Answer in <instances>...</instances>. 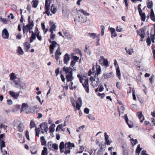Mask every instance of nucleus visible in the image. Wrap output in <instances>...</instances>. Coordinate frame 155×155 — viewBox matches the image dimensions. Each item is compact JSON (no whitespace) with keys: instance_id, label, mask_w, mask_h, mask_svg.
Returning a JSON list of instances; mask_svg holds the SVG:
<instances>
[{"instance_id":"f257e3e1","label":"nucleus","mask_w":155,"mask_h":155,"mask_svg":"<svg viewBox=\"0 0 155 155\" xmlns=\"http://www.w3.org/2000/svg\"><path fill=\"white\" fill-rule=\"evenodd\" d=\"M78 77L79 78L80 83H82V84L87 93L89 92L88 84V79H86V77L84 75H81L78 74L77 75Z\"/></svg>"},{"instance_id":"f03ea898","label":"nucleus","mask_w":155,"mask_h":155,"mask_svg":"<svg viewBox=\"0 0 155 155\" xmlns=\"http://www.w3.org/2000/svg\"><path fill=\"white\" fill-rule=\"evenodd\" d=\"M38 109L37 107H21V112L25 111L26 113H35V109Z\"/></svg>"},{"instance_id":"7ed1b4c3","label":"nucleus","mask_w":155,"mask_h":155,"mask_svg":"<svg viewBox=\"0 0 155 155\" xmlns=\"http://www.w3.org/2000/svg\"><path fill=\"white\" fill-rule=\"evenodd\" d=\"M14 126L16 127L18 131L21 132L23 131L24 129V125L23 123L19 121H15Z\"/></svg>"},{"instance_id":"20e7f679","label":"nucleus","mask_w":155,"mask_h":155,"mask_svg":"<svg viewBox=\"0 0 155 155\" xmlns=\"http://www.w3.org/2000/svg\"><path fill=\"white\" fill-rule=\"evenodd\" d=\"M15 83L17 85L16 87L17 88H19L20 89H24L25 87V84L20 81H15Z\"/></svg>"},{"instance_id":"39448f33","label":"nucleus","mask_w":155,"mask_h":155,"mask_svg":"<svg viewBox=\"0 0 155 155\" xmlns=\"http://www.w3.org/2000/svg\"><path fill=\"white\" fill-rule=\"evenodd\" d=\"M39 126L40 127L38 128V129L43 130L45 132H47L48 131V128L46 123L45 122H43L41 123Z\"/></svg>"},{"instance_id":"423d86ee","label":"nucleus","mask_w":155,"mask_h":155,"mask_svg":"<svg viewBox=\"0 0 155 155\" xmlns=\"http://www.w3.org/2000/svg\"><path fill=\"white\" fill-rule=\"evenodd\" d=\"M63 71L66 75L68 74L73 73L72 69L70 67H67L65 66L63 67Z\"/></svg>"},{"instance_id":"0eeeda50","label":"nucleus","mask_w":155,"mask_h":155,"mask_svg":"<svg viewBox=\"0 0 155 155\" xmlns=\"http://www.w3.org/2000/svg\"><path fill=\"white\" fill-rule=\"evenodd\" d=\"M2 36L3 38L5 39H8L9 38V34L7 30L4 28L2 31Z\"/></svg>"},{"instance_id":"6e6552de","label":"nucleus","mask_w":155,"mask_h":155,"mask_svg":"<svg viewBox=\"0 0 155 155\" xmlns=\"http://www.w3.org/2000/svg\"><path fill=\"white\" fill-rule=\"evenodd\" d=\"M76 106L74 105V103H72V105L73 107H81L82 106V101L81 98L79 97L78 100L75 102Z\"/></svg>"},{"instance_id":"1a4fd4ad","label":"nucleus","mask_w":155,"mask_h":155,"mask_svg":"<svg viewBox=\"0 0 155 155\" xmlns=\"http://www.w3.org/2000/svg\"><path fill=\"white\" fill-rule=\"evenodd\" d=\"M99 82V78L97 77L96 79H94L92 83V85L94 87H97L98 85Z\"/></svg>"},{"instance_id":"9d476101","label":"nucleus","mask_w":155,"mask_h":155,"mask_svg":"<svg viewBox=\"0 0 155 155\" xmlns=\"http://www.w3.org/2000/svg\"><path fill=\"white\" fill-rule=\"evenodd\" d=\"M24 46V49L26 52H28L29 49L30 48L31 45L30 43L28 42H26L23 44Z\"/></svg>"},{"instance_id":"9b49d317","label":"nucleus","mask_w":155,"mask_h":155,"mask_svg":"<svg viewBox=\"0 0 155 155\" xmlns=\"http://www.w3.org/2000/svg\"><path fill=\"white\" fill-rule=\"evenodd\" d=\"M49 25L50 27V31H55L56 26L55 25V23L54 22H52L51 21H50L49 22Z\"/></svg>"},{"instance_id":"f8f14e48","label":"nucleus","mask_w":155,"mask_h":155,"mask_svg":"<svg viewBox=\"0 0 155 155\" xmlns=\"http://www.w3.org/2000/svg\"><path fill=\"white\" fill-rule=\"evenodd\" d=\"M66 77L67 82L72 81L74 79V78L73 77V73L66 75Z\"/></svg>"},{"instance_id":"ddd939ff","label":"nucleus","mask_w":155,"mask_h":155,"mask_svg":"<svg viewBox=\"0 0 155 155\" xmlns=\"http://www.w3.org/2000/svg\"><path fill=\"white\" fill-rule=\"evenodd\" d=\"M9 93L12 97H14L15 99H17L19 96V93L16 94L13 91H9Z\"/></svg>"},{"instance_id":"4468645a","label":"nucleus","mask_w":155,"mask_h":155,"mask_svg":"<svg viewBox=\"0 0 155 155\" xmlns=\"http://www.w3.org/2000/svg\"><path fill=\"white\" fill-rule=\"evenodd\" d=\"M70 58V55L66 53L64 56V61L65 64H67Z\"/></svg>"},{"instance_id":"2eb2a0df","label":"nucleus","mask_w":155,"mask_h":155,"mask_svg":"<svg viewBox=\"0 0 155 155\" xmlns=\"http://www.w3.org/2000/svg\"><path fill=\"white\" fill-rule=\"evenodd\" d=\"M28 25L29 26H31V27H33L34 26V23L33 21L31 19V16H29L28 18Z\"/></svg>"},{"instance_id":"dca6fc26","label":"nucleus","mask_w":155,"mask_h":155,"mask_svg":"<svg viewBox=\"0 0 155 155\" xmlns=\"http://www.w3.org/2000/svg\"><path fill=\"white\" fill-rule=\"evenodd\" d=\"M139 13L141 17V20L143 21H145L146 19V15L145 13H142V11L141 12H139Z\"/></svg>"},{"instance_id":"f3484780","label":"nucleus","mask_w":155,"mask_h":155,"mask_svg":"<svg viewBox=\"0 0 155 155\" xmlns=\"http://www.w3.org/2000/svg\"><path fill=\"white\" fill-rule=\"evenodd\" d=\"M55 126V125L54 124H51L49 128V132L50 133H53L54 132L55 130L54 128Z\"/></svg>"},{"instance_id":"a211bd4d","label":"nucleus","mask_w":155,"mask_h":155,"mask_svg":"<svg viewBox=\"0 0 155 155\" xmlns=\"http://www.w3.org/2000/svg\"><path fill=\"white\" fill-rule=\"evenodd\" d=\"M32 7L36 8L38 5V0H33L32 1Z\"/></svg>"},{"instance_id":"6ab92c4d","label":"nucleus","mask_w":155,"mask_h":155,"mask_svg":"<svg viewBox=\"0 0 155 155\" xmlns=\"http://www.w3.org/2000/svg\"><path fill=\"white\" fill-rule=\"evenodd\" d=\"M150 18L153 21H155V17L154 14L152 9L151 10V11L150 13Z\"/></svg>"},{"instance_id":"aec40b11","label":"nucleus","mask_w":155,"mask_h":155,"mask_svg":"<svg viewBox=\"0 0 155 155\" xmlns=\"http://www.w3.org/2000/svg\"><path fill=\"white\" fill-rule=\"evenodd\" d=\"M17 52L19 55H22L24 53V52L21 48L20 46L18 47Z\"/></svg>"},{"instance_id":"412c9836","label":"nucleus","mask_w":155,"mask_h":155,"mask_svg":"<svg viewBox=\"0 0 155 155\" xmlns=\"http://www.w3.org/2000/svg\"><path fill=\"white\" fill-rule=\"evenodd\" d=\"M40 140L42 145L46 146V141L45 140V139L44 136H42L40 137Z\"/></svg>"},{"instance_id":"4be33fe9","label":"nucleus","mask_w":155,"mask_h":155,"mask_svg":"<svg viewBox=\"0 0 155 155\" xmlns=\"http://www.w3.org/2000/svg\"><path fill=\"white\" fill-rule=\"evenodd\" d=\"M100 59L103 60L104 61V65L107 67L108 66V61L107 59H105L103 56H101Z\"/></svg>"},{"instance_id":"5701e85b","label":"nucleus","mask_w":155,"mask_h":155,"mask_svg":"<svg viewBox=\"0 0 155 155\" xmlns=\"http://www.w3.org/2000/svg\"><path fill=\"white\" fill-rule=\"evenodd\" d=\"M50 6V5L45 6V8L46 11L44 12V13H46L48 16L50 15V12H49Z\"/></svg>"},{"instance_id":"b1692460","label":"nucleus","mask_w":155,"mask_h":155,"mask_svg":"<svg viewBox=\"0 0 155 155\" xmlns=\"http://www.w3.org/2000/svg\"><path fill=\"white\" fill-rule=\"evenodd\" d=\"M52 43L51 45H50V46L51 47L54 48L56 46L57 47H59V45L58 44L56 41H54L52 42Z\"/></svg>"},{"instance_id":"393cba45","label":"nucleus","mask_w":155,"mask_h":155,"mask_svg":"<svg viewBox=\"0 0 155 155\" xmlns=\"http://www.w3.org/2000/svg\"><path fill=\"white\" fill-rule=\"evenodd\" d=\"M54 143H53L52 141H50L48 142L47 143V147L50 150H51L52 149V146Z\"/></svg>"},{"instance_id":"a878e982","label":"nucleus","mask_w":155,"mask_h":155,"mask_svg":"<svg viewBox=\"0 0 155 155\" xmlns=\"http://www.w3.org/2000/svg\"><path fill=\"white\" fill-rule=\"evenodd\" d=\"M68 145V148L69 149H71V148L74 147L75 145L74 143H71L70 142H68L67 143Z\"/></svg>"},{"instance_id":"bb28decb","label":"nucleus","mask_w":155,"mask_h":155,"mask_svg":"<svg viewBox=\"0 0 155 155\" xmlns=\"http://www.w3.org/2000/svg\"><path fill=\"white\" fill-rule=\"evenodd\" d=\"M48 154V153L47 148L45 147H44L42 151L41 155H47Z\"/></svg>"},{"instance_id":"cd10ccee","label":"nucleus","mask_w":155,"mask_h":155,"mask_svg":"<svg viewBox=\"0 0 155 155\" xmlns=\"http://www.w3.org/2000/svg\"><path fill=\"white\" fill-rule=\"evenodd\" d=\"M153 2L150 1H148V2L147 3V7L148 8L150 9L152 8L153 6Z\"/></svg>"},{"instance_id":"c85d7f7f","label":"nucleus","mask_w":155,"mask_h":155,"mask_svg":"<svg viewBox=\"0 0 155 155\" xmlns=\"http://www.w3.org/2000/svg\"><path fill=\"white\" fill-rule=\"evenodd\" d=\"M54 5L53 4L51 7V11L53 14H55L57 11V9L55 7H54Z\"/></svg>"},{"instance_id":"c756f323","label":"nucleus","mask_w":155,"mask_h":155,"mask_svg":"<svg viewBox=\"0 0 155 155\" xmlns=\"http://www.w3.org/2000/svg\"><path fill=\"white\" fill-rule=\"evenodd\" d=\"M141 31V34L139 35L141 38H143L145 36V31L142 28L140 29Z\"/></svg>"},{"instance_id":"7c9ffc66","label":"nucleus","mask_w":155,"mask_h":155,"mask_svg":"<svg viewBox=\"0 0 155 155\" xmlns=\"http://www.w3.org/2000/svg\"><path fill=\"white\" fill-rule=\"evenodd\" d=\"M112 74V73L110 72L107 74H104L103 75L105 78H108L111 77V75Z\"/></svg>"},{"instance_id":"2f4dec72","label":"nucleus","mask_w":155,"mask_h":155,"mask_svg":"<svg viewBox=\"0 0 155 155\" xmlns=\"http://www.w3.org/2000/svg\"><path fill=\"white\" fill-rule=\"evenodd\" d=\"M28 25H25L23 27V34H25V33L27 34L28 32V29L26 27H27Z\"/></svg>"},{"instance_id":"473e14b6","label":"nucleus","mask_w":155,"mask_h":155,"mask_svg":"<svg viewBox=\"0 0 155 155\" xmlns=\"http://www.w3.org/2000/svg\"><path fill=\"white\" fill-rule=\"evenodd\" d=\"M51 34L50 35V38L53 40H54L56 36L55 34H54L53 33V31H51Z\"/></svg>"},{"instance_id":"72a5a7b5","label":"nucleus","mask_w":155,"mask_h":155,"mask_svg":"<svg viewBox=\"0 0 155 155\" xmlns=\"http://www.w3.org/2000/svg\"><path fill=\"white\" fill-rule=\"evenodd\" d=\"M79 11L83 13L84 15L86 16H89L90 15V14L88 13H87L86 11H84L83 9H80L79 10Z\"/></svg>"},{"instance_id":"f704fd0d","label":"nucleus","mask_w":155,"mask_h":155,"mask_svg":"<svg viewBox=\"0 0 155 155\" xmlns=\"http://www.w3.org/2000/svg\"><path fill=\"white\" fill-rule=\"evenodd\" d=\"M0 144L1 149L2 150V147L5 146V142L3 140H0Z\"/></svg>"},{"instance_id":"c9c22d12","label":"nucleus","mask_w":155,"mask_h":155,"mask_svg":"<svg viewBox=\"0 0 155 155\" xmlns=\"http://www.w3.org/2000/svg\"><path fill=\"white\" fill-rule=\"evenodd\" d=\"M141 150V148L140 147V144L137 145V149L136 150V152L137 153H139Z\"/></svg>"},{"instance_id":"e433bc0d","label":"nucleus","mask_w":155,"mask_h":155,"mask_svg":"<svg viewBox=\"0 0 155 155\" xmlns=\"http://www.w3.org/2000/svg\"><path fill=\"white\" fill-rule=\"evenodd\" d=\"M97 69V72L96 73V74H97V75H98L99 74H101V68L99 66L98 68H97V66L96 67Z\"/></svg>"},{"instance_id":"4c0bfd02","label":"nucleus","mask_w":155,"mask_h":155,"mask_svg":"<svg viewBox=\"0 0 155 155\" xmlns=\"http://www.w3.org/2000/svg\"><path fill=\"white\" fill-rule=\"evenodd\" d=\"M127 124L130 128L132 127L133 126V123L131 121H128L127 123Z\"/></svg>"},{"instance_id":"58836bf2","label":"nucleus","mask_w":155,"mask_h":155,"mask_svg":"<svg viewBox=\"0 0 155 155\" xmlns=\"http://www.w3.org/2000/svg\"><path fill=\"white\" fill-rule=\"evenodd\" d=\"M146 42L147 44V45L148 46H150L151 43V41L150 39V38L149 36H148V37L147 38Z\"/></svg>"},{"instance_id":"ea45409f","label":"nucleus","mask_w":155,"mask_h":155,"mask_svg":"<svg viewBox=\"0 0 155 155\" xmlns=\"http://www.w3.org/2000/svg\"><path fill=\"white\" fill-rule=\"evenodd\" d=\"M124 109V107H118V110L120 114V113H123Z\"/></svg>"},{"instance_id":"a19ab883","label":"nucleus","mask_w":155,"mask_h":155,"mask_svg":"<svg viewBox=\"0 0 155 155\" xmlns=\"http://www.w3.org/2000/svg\"><path fill=\"white\" fill-rule=\"evenodd\" d=\"M0 21L2 22L5 24H7L8 22V20L6 19H5L2 18H0Z\"/></svg>"},{"instance_id":"79ce46f5","label":"nucleus","mask_w":155,"mask_h":155,"mask_svg":"<svg viewBox=\"0 0 155 155\" xmlns=\"http://www.w3.org/2000/svg\"><path fill=\"white\" fill-rule=\"evenodd\" d=\"M55 54L58 55H60L61 54V53L60 52V46L58 47L56 51Z\"/></svg>"},{"instance_id":"37998d69","label":"nucleus","mask_w":155,"mask_h":155,"mask_svg":"<svg viewBox=\"0 0 155 155\" xmlns=\"http://www.w3.org/2000/svg\"><path fill=\"white\" fill-rule=\"evenodd\" d=\"M101 35L103 36L104 34V30L105 29V27L104 25H101Z\"/></svg>"},{"instance_id":"c03bdc74","label":"nucleus","mask_w":155,"mask_h":155,"mask_svg":"<svg viewBox=\"0 0 155 155\" xmlns=\"http://www.w3.org/2000/svg\"><path fill=\"white\" fill-rule=\"evenodd\" d=\"M40 129H37V128L36 127L35 129V135L36 136H37L38 137H39V132L40 131Z\"/></svg>"},{"instance_id":"a18cd8bd","label":"nucleus","mask_w":155,"mask_h":155,"mask_svg":"<svg viewBox=\"0 0 155 155\" xmlns=\"http://www.w3.org/2000/svg\"><path fill=\"white\" fill-rule=\"evenodd\" d=\"M15 79V74L14 73H12L10 75V80H14Z\"/></svg>"},{"instance_id":"49530a36","label":"nucleus","mask_w":155,"mask_h":155,"mask_svg":"<svg viewBox=\"0 0 155 155\" xmlns=\"http://www.w3.org/2000/svg\"><path fill=\"white\" fill-rule=\"evenodd\" d=\"M12 9L14 11H16L17 10V6L14 4L12 5H11Z\"/></svg>"},{"instance_id":"de8ad7c7","label":"nucleus","mask_w":155,"mask_h":155,"mask_svg":"<svg viewBox=\"0 0 155 155\" xmlns=\"http://www.w3.org/2000/svg\"><path fill=\"white\" fill-rule=\"evenodd\" d=\"M30 126L31 128H33L35 126V123L34 122L33 120H31L30 123Z\"/></svg>"},{"instance_id":"09e8293b","label":"nucleus","mask_w":155,"mask_h":155,"mask_svg":"<svg viewBox=\"0 0 155 155\" xmlns=\"http://www.w3.org/2000/svg\"><path fill=\"white\" fill-rule=\"evenodd\" d=\"M64 143L63 142H61L59 145V148L62 149H64Z\"/></svg>"},{"instance_id":"8fccbe9b","label":"nucleus","mask_w":155,"mask_h":155,"mask_svg":"<svg viewBox=\"0 0 155 155\" xmlns=\"http://www.w3.org/2000/svg\"><path fill=\"white\" fill-rule=\"evenodd\" d=\"M89 36L91 38L93 39L94 38L96 37V35L94 33H89Z\"/></svg>"},{"instance_id":"3c124183","label":"nucleus","mask_w":155,"mask_h":155,"mask_svg":"<svg viewBox=\"0 0 155 155\" xmlns=\"http://www.w3.org/2000/svg\"><path fill=\"white\" fill-rule=\"evenodd\" d=\"M65 126V125L64 124V125H63V124H60L58 125V126L57 127L59 129H61V130H62L63 131H64V130H63V129H62V127H64Z\"/></svg>"},{"instance_id":"603ef678","label":"nucleus","mask_w":155,"mask_h":155,"mask_svg":"<svg viewBox=\"0 0 155 155\" xmlns=\"http://www.w3.org/2000/svg\"><path fill=\"white\" fill-rule=\"evenodd\" d=\"M37 37L38 39L40 41H41L42 40V38L41 35H40V34H39V33L38 34H37L36 35V37Z\"/></svg>"},{"instance_id":"864d4df0","label":"nucleus","mask_w":155,"mask_h":155,"mask_svg":"<svg viewBox=\"0 0 155 155\" xmlns=\"http://www.w3.org/2000/svg\"><path fill=\"white\" fill-rule=\"evenodd\" d=\"M87 117L89 119L91 120H94L95 119V118L91 114L88 115H87Z\"/></svg>"},{"instance_id":"5fc2aeb1","label":"nucleus","mask_w":155,"mask_h":155,"mask_svg":"<svg viewBox=\"0 0 155 155\" xmlns=\"http://www.w3.org/2000/svg\"><path fill=\"white\" fill-rule=\"evenodd\" d=\"M116 73L117 76L119 77L120 76V73L119 69L118 68H117L116 69Z\"/></svg>"},{"instance_id":"6e6d98bb","label":"nucleus","mask_w":155,"mask_h":155,"mask_svg":"<svg viewBox=\"0 0 155 155\" xmlns=\"http://www.w3.org/2000/svg\"><path fill=\"white\" fill-rule=\"evenodd\" d=\"M52 148H54L55 150H57L58 149V146L56 143H54L52 146Z\"/></svg>"},{"instance_id":"4d7b16f0","label":"nucleus","mask_w":155,"mask_h":155,"mask_svg":"<svg viewBox=\"0 0 155 155\" xmlns=\"http://www.w3.org/2000/svg\"><path fill=\"white\" fill-rule=\"evenodd\" d=\"M29 33H31V36H32V38L33 37H35V36H36V34L35 33L32 31H31V30H29L28 31Z\"/></svg>"},{"instance_id":"13d9d810","label":"nucleus","mask_w":155,"mask_h":155,"mask_svg":"<svg viewBox=\"0 0 155 155\" xmlns=\"http://www.w3.org/2000/svg\"><path fill=\"white\" fill-rule=\"evenodd\" d=\"M116 30L117 31V32H121L123 30V29L122 28H120V27H119L118 26H117L116 28Z\"/></svg>"},{"instance_id":"bf43d9fd","label":"nucleus","mask_w":155,"mask_h":155,"mask_svg":"<svg viewBox=\"0 0 155 155\" xmlns=\"http://www.w3.org/2000/svg\"><path fill=\"white\" fill-rule=\"evenodd\" d=\"M60 68H58L55 71V72L56 74V76H57L59 73Z\"/></svg>"},{"instance_id":"052dcab7","label":"nucleus","mask_w":155,"mask_h":155,"mask_svg":"<svg viewBox=\"0 0 155 155\" xmlns=\"http://www.w3.org/2000/svg\"><path fill=\"white\" fill-rule=\"evenodd\" d=\"M25 136L26 137V138L28 140H30L29 138V132L28 130H27L25 133Z\"/></svg>"},{"instance_id":"680f3d73","label":"nucleus","mask_w":155,"mask_h":155,"mask_svg":"<svg viewBox=\"0 0 155 155\" xmlns=\"http://www.w3.org/2000/svg\"><path fill=\"white\" fill-rule=\"evenodd\" d=\"M72 58L73 59V61H76V62L79 59V57L76 56H73Z\"/></svg>"},{"instance_id":"e2e57ef3","label":"nucleus","mask_w":155,"mask_h":155,"mask_svg":"<svg viewBox=\"0 0 155 155\" xmlns=\"http://www.w3.org/2000/svg\"><path fill=\"white\" fill-rule=\"evenodd\" d=\"M36 39V36H35V37H34L32 38V36H31L30 38V43H31L32 42H33V40H35Z\"/></svg>"},{"instance_id":"0e129e2a","label":"nucleus","mask_w":155,"mask_h":155,"mask_svg":"<svg viewBox=\"0 0 155 155\" xmlns=\"http://www.w3.org/2000/svg\"><path fill=\"white\" fill-rule=\"evenodd\" d=\"M34 32L36 34V35L37 34H38V33L39 34H40V31L38 30V28L37 27V26H36L35 28Z\"/></svg>"},{"instance_id":"69168bd1","label":"nucleus","mask_w":155,"mask_h":155,"mask_svg":"<svg viewBox=\"0 0 155 155\" xmlns=\"http://www.w3.org/2000/svg\"><path fill=\"white\" fill-rule=\"evenodd\" d=\"M85 127V126L84 125H83L80 127H78V129L76 130V131L77 132H79L80 131V130H79V129H81L82 130H83Z\"/></svg>"},{"instance_id":"338daca9","label":"nucleus","mask_w":155,"mask_h":155,"mask_svg":"<svg viewBox=\"0 0 155 155\" xmlns=\"http://www.w3.org/2000/svg\"><path fill=\"white\" fill-rule=\"evenodd\" d=\"M84 113L88 114L89 113V109L87 108H85L84 110Z\"/></svg>"},{"instance_id":"774afa93","label":"nucleus","mask_w":155,"mask_h":155,"mask_svg":"<svg viewBox=\"0 0 155 155\" xmlns=\"http://www.w3.org/2000/svg\"><path fill=\"white\" fill-rule=\"evenodd\" d=\"M138 117L140 119L141 117H142L143 115L141 112H138Z\"/></svg>"}]
</instances>
